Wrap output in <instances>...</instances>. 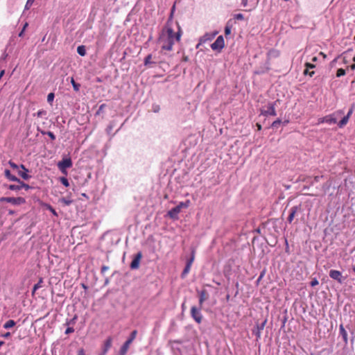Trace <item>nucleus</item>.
I'll return each mask as SVG.
<instances>
[{
	"label": "nucleus",
	"instance_id": "nucleus-3",
	"mask_svg": "<svg viewBox=\"0 0 355 355\" xmlns=\"http://www.w3.org/2000/svg\"><path fill=\"white\" fill-rule=\"evenodd\" d=\"M137 335V331L133 330L128 338V339L125 342L123 346L120 349V355H125L127 353L130 344L133 342Z\"/></svg>",
	"mask_w": 355,
	"mask_h": 355
},
{
	"label": "nucleus",
	"instance_id": "nucleus-50",
	"mask_svg": "<svg viewBox=\"0 0 355 355\" xmlns=\"http://www.w3.org/2000/svg\"><path fill=\"white\" fill-rule=\"evenodd\" d=\"M322 178V176H318V175H317V176H315V177H314V180H315V182H319V181H320V178Z\"/></svg>",
	"mask_w": 355,
	"mask_h": 355
},
{
	"label": "nucleus",
	"instance_id": "nucleus-8",
	"mask_svg": "<svg viewBox=\"0 0 355 355\" xmlns=\"http://www.w3.org/2000/svg\"><path fill=\"white\" fill-rule=\"evenodd\" d=\"M329 277L337 281L338 283L342 284L343 282V277L342 273L337 270H331L329 271Z\"/></svg>",
	"mask_w": 355,
	"mask_h": 355
},
{
	"label": "nucleus",
	"instance_id": "nucleus-24",
	"mask_svg": "<svg viewBox=\"0 0 355 355\" xmlns=\"http://www.w3.org/2000/svg\"><path fill=\"white\" fill-rule=\"evenodd\" d=\"M18 174L24 180H28L31 178V176L28 174V172H26L24 171H19Z\"/></svg>",
	"mask_w": 355,
	"mask_h": 355
},
{
	"label": "nucleus",
	"instance_id": "nucleus-48",
	"mask_svg": "<svg viewBox=\"0 0 355 355\" xmlns=\"http://www.w3.org/2000/svg\"><path fill=\"white\" fill-rule=\"evenodd\" d=\"M353 110H354V107L353 106L349 109L347 114L346 115V116H348V118L350 117V116L352 115V112H353Z\"/></svg>",
	"mask_w": 355,
	"mask_h": 355
},
{
	"label": "nucleus",
	"instance_id": "nucleus-54",
	"mask_svg": "<svg viewBox=\"0 0 355 355\" xmlns=\"http://www.w3.org/2000/svg\"><path fill=\"white\" fill-rule=\"evenodd\" d=\"M108 269V267L107 266H103L102 268H101V271L102 272H104L105 270H107Z\"/></svg>",
	"mask_w": 355,
	"mask_h": 355
},
{
	"label": "nucleus",
	"instance_id": "nucleus-49",
	"mask_svg": "<svg viewBox=\"0 0 355 355\" xmlns=\"http://www.w3.org/2000/svg\"><path fill=\"white\" fill-rule=\"evenodd\" d=\"M19 168L26 172H28V170L23 164H21L20 166H19Z\"/></svg>",
	"mask_w": 355,
	"mask_h": 355
},
{
	"label": "nucleus",
	"instance_id": "nucleus-40",
	"mask_svg": "<svg viewBox=\"0 0 355 355\" xmlns=\"http://www.w3.org/2000/svg\"><path fill=\"white\" fill-rule=\"evenodd\" d=\"M53 98H54V94L53 93H50V94H48V96H47V101H48V102L53 101Z\"/></svg>",
	"mask_w": 355,
	"mask_h": 355
},
{
	"label": "nucleus",
	"instance_id": "nucleus-60",
	"mask_svg": "<svg viewBox=\"0 0 355 355\" xmlns=\"http://www.w3.org/2000/svg\"><path fill=\"white\" fill-rule=\"evenodd\" d=\"M14 214V211H12V210H10V211H9V214H11V215H12V214Z\"/></svg>",
	"mask_w": 355,
	"mask_h": 355
},
{
	"label": "nucleus",
	"instance_id": "nucleus-64",
	"mask_svg": "<svg viewBox=\"0 0 355 355\" xmlns=\"http://www.w3.org/2000/svg\"><path fill=\"white\" fill-rule=\"evenodd\" d=\"M353 60L355 62V57L353 58Z\"/></svg>",
	"mask_w": 355,
	"mask_h": 355
},
{
	"label": "nucleus",
	"instance_id": "nucleus-51",
	"mask_svg": "<svg viewBox=\"0 0 355 355\" xmlns=\"http://www.w3.org/2000/svg\"><path fill=\"white\" fill-rule=\"evenodd\" d=\"M248 0H242V4L243 6H246L248 5Z\"/></svg>",
	"mask_w": 355,
	"mask_h": 355
},
{
	"label": "nucleus",
	"instance_id": "nucleus-63",
	"mask_svg": "<svg viewBox=\"0 0 355 355\" xmlns=\"http://www.w3.org/2000/svg\"><path fill=\"white\" fill-rule=\"evenodd\" d=\"M353 271L355 272V266L353 267Z\"/></svg>",
	"mask_w": 355,
	"mask_h": 355
},
{
	"label": "nucleus",
	"instance_id": "nucleus-53",
	"mask_svg": "<svg viewBox=\"0 0 355 355\" xmlns=\"http://www.w3.org/2000/svg\"><path fill=\"white\" fill-rule=\"evenodd\" d=\"M10 336V332H7L3 336L5 337V338H8Z\"/></svg>",
	"mask_w": 355,
	"mask_h": 355
},
{
	"label": "nucleus",
	"instance_id": "nucleus-34",
	"mask_svg": "<svg viewBox=\"0 0 355 355\" xmlns=\"http://www.w3.org/2000/svg\"><path fill=\"white\" fill-rule=\"evenodd\" d=\"M60 201L64 205H69L71 204L72 200L66 199L64 198H62L60 199Z\"/></svg>",
	"mask_w": 355,
	"mask_h": 355
},
{
	"label": "nucleus",
	"instance_id": "nucleus-7",
	"mask_svg": "<svg viewBox=\"0 0 355 355\" xmlns=\"http://www.w3.org/2000/svg\"><path fill=\"white\" fill-rule=\"evenodd\" d=\"M225 46L224 38L222 35L218 36L216 41L211 44V47L214 51H220Z\"/></svg>",
	"mask_w": 355,
	"mask_h": 355
},
{
	"label": "nucleus",
	"instance_id": "nucleus-57",
	"mask_svg": "<svg viewBox=\"0 0 355 355\" xmlns=\"http://www.w3.org/2000/svg\"><path fill=\"white\" fill-rule=\"evenodd\" d=\"M23 33H24V30H22V31L19 33V37H21V36L23 35Z\"/></svg>",
	"mask_w": 355,
	"mask_h": 355
},
{
	"label": "nucleus",
	"instance_id": "nucleus-4",
	"mask_svg": "<svg viewBox=\"0 0 355 355\" xmlns=\"http://www.w3.org/2000/svg\"><path fill=\"white\" fill-rule=\"evenodd\" d=\"M72 165L73 164L71 159L69 157L64 158L58 163V167L59 170L62 172V173L66 175H67V169L71 168Z\"/></svg>",
	"mask_w": 355,
	"mask_h": 355
},
{
	"label": "nucleus",
	"instance_id": "nucleus-31",
	"mask_svg": "<svg viewBox=\"0 0 355 355\" xmlns=\"http://www.w3.org/2000/svg\"><path fill=\"white\" fill-rule=\"evenodd\" d=\"M346 73V71L345 69L340 68V69H338L336 71V76L337 77H340V76H343L344 75H345Z\"/></svg>",
	"mask_w": 355,
	"mask_h": 355
},
{
	"label": "nucleus",
	"instance_id": "nucleus-14",
	"mask_svg": "<svg viewBox=\"0 0 355 355\" xmlns=\"http://www.w3.org/2000/svg\"><path fill=\"white\" fill-rule=\"evenodd\" d=\"M280 55V51L279 50L272 49L267 53V59L268 60L277 58Z\"/></svg>",
	"mask_w": 355,
	"mask_h": 355
},
{
	"label": "nucleus",
	"instance_id": "nucleus-32",
	"mask_svg": "<svg viewBox=\"0 0 355 355\" xmlns=\"http://www.w3.org/2000/svg\"><path fill=\"white\" fill-rule=\"evenodd\" d=\"M303 74L305 76L309 75L310 77H312L315 74V72L314 71H310L309 69L306 67L305 69L304 70Z\"/></svg>",
	"mask_w": 355,
	"mask_h": 355
},
{
	"label": "nucleus",
	"instance_id": "nucleus-47",
	"mask_svg": "<svg viewBox=\"0 0 355 355\" xmlns=\"http://www.w3.org/2000/svg\"><path fill=\"white\" fill-rule=\"evenodd\" d=\"M78 355H86L84 349L80 348L78 352Z\"/></svg>",
	"mask_w": 355,
	"mask_h": 355
},
{
	"label": "nucleus",
	"instance_id": "nucleus-19",
	"mask_svg": "<svg viewBox=\"0 0 355 355\" xmlns=\"http://www.w3.org/2000/svg\"><path fill=\"white\" fill-rule=\"evenodd\" d=\"M168 215L173 218H175L178 216V206L173 207L168 212Z\"/></svg>",
	"mask_w": 355,
	"mask_h": 355
},
{
	"label": "nucleus",
	"instance_id": "nucleus-10",
	"mask_svg": "<svg viewBox=\"0 0 355 355\" xmlns=\"http://www.w3.org/2000/svg\"><path fill=\"white\" fill-rule=\"evenodd\" d=\"M142 258V253L139 252L130 263V268L132 269H137L139 267L140 261Z\"/></svg>",
	"mask_w": 355,
	"mask_h": 355
},
{
	"label": "nucleus",
	"instance_id": "nucleus-44",
	"mask_svg": "<svg viewBox=\"0 0 355 355\" xmlns=\"http://www.w3.org/2000/svg\"><path fill=\"white\" fill-rule=\"evenodd\" d=\"M231 33V28L229 26H226L225 28V35H230Z\"/></svg>",
	"mask_w": 355,
	"mask_h": 355
},
{
	"label": "nucleus",
	"instance_id": "nucleus-6",
	"mask_svg": "<svg viewBox=\"0 0 355 355\" xmlns=\"http://www.w3.org/2000/svg\"><path fill=\"white\" fill-rule=\"evenodd\" d=\"M0 202H6L14 205H19L24 204L26 202V200L22 197H1L0 198Z\"/></svg>",
	"mask_w": 355,
	"mask_h": 355
},
{
	"label": "nucleus",
	"instance_id": "nucleus-18",
	"mask_svg": "<svg viewBox=\"0 0 355 355\" xmlns=\"http://www.w3.org/2000/svg\"><path fill=\"white\" fill-rule=\"evenodd\" d=\"M340 334L342 336L343 340L347 343V333L344 328L343 324H340L339 326Z\"/></svg>",
	"mask_w": 355,
	"mask_h": 355
},
{
	"label": "nucleus",
	"instance_id": "nucleus-16",
	"mask_svg": "<svg viewBox=\"0 0 355 355\" xmlns=\"http://www.w3.org/2000/svg\"><path fill=\"white\" fill-rule=\"evenodd\" d=\"M4 175L5 177L10 181L19 182V179L17 178L15 175H12L8 169H6L4 171Z\"/></svg>",
	"mask_w": 355,
	"mask_h": 355
},
{
	"label": "nucleus",
	"instance_id": "nucleus-22",
	"mask_svg": "<svg viewBox=\"0 0 355 355\" xmlns=\"http://www.w3.org/2000/svg\"><path fill=\"white\" fill-rule=\"evenodd\" d=\"M77 52L81 56L85 55L86 50H85V46H83V45L78 46L77 48Z\"/></svg>",
	"mask_w": 355,
	"mask_h": 355
},
{
	"label": "nucleus",
	"instance_id": "nucleus-61",
	"mask_svg": "<svg viewBox=\"0 0 355 355\" xmlns=\"http://www.w3.org/2000/svg\"><path fill=\"white\" fill-rule=\"evenodd\" d=\"M4 344L3 341H0V347H1Z\"/></svg>",
	"mask_w": 355,
	"mask_h": 355
},
{
	"label": "nucleus",
	"instance_id": "nucleus-1",
	"mask_svg": "<svg viewBox=\"0 0 355 355\" xmlns=\"http://www.w3.org/2000/svg\"><path fill=\"white\" fill-rule=\"evenodd\" d=\"M175 3H174L171 12V15L168 21L164 28L162 31V35L159 37V42L162 44V49L168 51L172 49L174 41L178 40V33H175L171 25V18L175 10Z\"/></svg>",
	"mask_w": 355,
	"mask_h": 355
},
{
	"label": "nucleus",
	"instance_id": "nucleus-42",
	"mask_svg": "<svg viewBox=\"0 0 355 355\" xmlns=\"http://www.w3.org/2000/svg\"><path fill=\"white\" fill-rule=\"evenodd\" d=\"M319 282L315 278L313 279L310 283L311 286L313 287L317 286Z\"/></svg>",
	"mask_w": 355,
	"mask_h": 355
},
{
	"label": "nucleus",
	"instance_id": "nucleus-43",
	"mask_svg": "<svg viewBox=\"0 0 355 355\" xmlns=\"http://www.w3.org/2000/svg\"><path fill=\"white\" fill-rule=\"evenodd\" d=\"M282 121L280 119H277L272 123V127H276L278 124H280Z\"/></svg>",
	"mask_w": 355,
	"mask_h": 355
},
{
	"label": "nucleus",
	"instance_id": "nucleus-12",
	"mask_svg": "<svg viewBox=\"0 0 355 355\" xmlns=\"http://www.w3.org/2000/svg\"><path fill=\"white\" fill-rule=\"evenodd\" d=\"M300 210V207L299 206H294L291 208L290 213L288 215V217L287 218L288 222L289 223H291L295 216V214Z\"/></svg>",
	"mask_w": 355,
	"mask_h": 355
},
{
	"label": "nucleus",
	"instance_id": "nucleus-23",
	"mask_svg": "<svg viewBox=\"0 0 355 355\" xmlns=\"http://www.w3.org/2000/svg\"><path fill=\"white\" fill-rule=\"evenodd\" d=\"M211 40L209 35H208V34L205 35L203 37H202L200 39V42H199V44L197 45V47H198L199 45H200L203 43H205L207 40Z\"/></svg>",
	"mask_w": 355,
	"mask_h": 355
},
{
	"label": "nucleus",
	"instance_id": "nucleus-2",
	"mask_svg": "<svg viewBox=\"0 0 355 355\" xmlns=\"http://www.w3.org/2000/svg\"><path fill=\"white\" fill-rule=\"evenodd\" d=\"M195 255H196V250L194 248H191L190 257L187 259L186 266L181 275L182 278L185 277L186 275L189 272L191 266L193 264L194 259H195Z\"/></svg>",
	"mask_w": 355,
	"mask_h": 355
},
{
	"label": "nucleus",
	"instance_id": "nucleus-52",
	"mask_svg": "<svg viewBox=\"0 0 355 355\" xmlns=\"http://www.w3.org/2000/svg\"><path fill=\"white\" fill-rule=\"evenodd\" d=\"M256 126H257L258 130H261L262 128L261 125L259 123H257Z\"/></svg>",
	"mask_w": 355,
	"mask_h": 355
},
{
	"label": "nucleus",
	"instance_id": "nucleus-56",
	"mask_svg": "<svg viewBox=\"0 0 355 355\" xmlns=\"http://www.w3.org/2000/svg\"><path fill=\"white\" fill-rule=\"evenodd\" d=\"M350 67V69H351L352 70H354V69H355V64H352V65H350V67Z\"/></svg>",
	"mask_w": 355,
	"mask_h": 355
},
{
	"label": "nucleus",
	"instance_id": "nucleus-13",
	"mask_svg": "<svg viewBox=\"0 0 355 355\" xmlns=\"http://www.w3.org/2000/svg\"><path fill=\"white\" fill-rule=\"evenodd\" d=\"M112 338L111 337H108L104 343V346H103V349L101 355H105L107 354V352H108V350L110 349V348L112 346Z\"/></svg>",
	"mask_w": 355,
	"mask_h": 355
},
{
	"label": "nucleus",
	"instance_id": "nucleus-46",
	"mask_svg": "<svg viewBox=\"0 0 355 355\" xmlns=\"http://www.w3.org/2000/svg\"><path fill=\"white\" fill-rule=\"evenodd\" d=\"M49 209L50 210V211L55 216H58L57 214V212L55 211V210L51 207V206H49Z\"/></svg>",
	"mask_w": 355,
	"mask_h": 355
},
{
	"label": "nucleus",
	"instance_id": "nucleus-38",
	"mask_svg": "<svg viewBox=\"0 0 355 355\" xmlns=\"http://www.w3.org/2000/svg\"><path fill=\"white\" fill-rule=\"evenodd\" d=\"M8 164L10 166L11 168H12L13 169H18L19 168V166L17 165L15 162H13L12 161L10 160L8 162Z\"/></svg>",
	"mask_w": 355,
	"mask_h": 355
},
{
	"label": "nucleus",
	"instance_id": "nucleus-62",
	"mask_svg": "<svg viewBox=\"0 0 355 355\" xmlns=\"http://www.w3.org/2000/svg\"><path fill=\"white\" fill-rule=\"evenodd\" d=\"M180 36H181L180 30L179 29V35H178L179 38L180 37Z\"/></svg>",
	"mask_w": 355,
	"mask_h": 355
},
{
	"label": "nucleus",
	"instance_id": "nucleus-36",
	"mask_svg": "<svg viewBox=\"0 0 355 355\" xmlns=\"http://www.w3.org/2000/svg\"><path fill=\"white\" fill-rule=\"evenodd\" d=\"M34 1L35 0H27L26 4L25 6V9L28 10Z\"/></svg>",
	"mask_w": 355,
	"mask_h": 355
},
{
	"label": "nucleus",
	"instance_id": "nucleus-25",
	"mask_svg": "<svg viewBox=\"0 0 355 355\" xmlns=\"http://www.w3.org/2000/svg\"><path fill=\"white\" fill-rule=\"evenodd\" d=\"M349 119V118H348V116H344L338 123V126L340 128H343V126H345L347 123Z\"/></svg>",
	"mask_w": 355,
	"mask_h": 355
},
{
	"label": "nucleus",
	"instance_id": "nucleus-55",
	"mask_svg": "<svg viewBox=\"0 0 355 355\" xmlns=\"http://www.w3.org/2000/svg\"><path fill=\"white\" fill-rule=\"evenodd\" d=\"M311 61L312 62H317L318 61V58L316 56H314L312 59H311Z\"/></svg>",
	"mask_w": 355,
	"mask_h": 355
},
{
	"label": "nucleus",
	"instance_id": "nucleus-35",
	"mask_svg": "<svg viewBox=\"0 0 355 355\" xmlns=\"http://www.w3.org/2000/svg\"><path fill=\"white\" fill-rule=\"evenodd\" d=\"M42 133L43 135L46 134L51 138V139L53 141L55 139V136L52 132H50V131H49L47 132H42Z\"/></svg>",
	"mask_w": 355,
	"mask_h": 355
},
{
	"label": "nucleus",
	"instance_id": "nucleus-28",
	"mask_svg": "<svg viewBox=\"0 0 355 355\" xmlns=\"http://www.w3.org/2000/svg\"><path fill=\"white\" fill-rule=\"evenodd\" d=\"M34 116H37V117H44L46 116V111L44 110H39Z\"/></svg>",
	"mask_w": 355,
	"mask_h": 355
},
{
	"label": "nucleus",
	"instance_id": "nucleus-59",
	"mask_svg": "<svg viewBox=\"0 0 355 355\" xmlns=\"http://www.w3.org/2000/svg\"><path fill=\"white\" fill-rule=\"evenodd\" d=\"M27 26H28V24H27V23H26V24H25V25L24 26V28H23V29H22V30H24V31Z\"/></svg>",
	"mask_w": 355,
	"mask_h": 355
},
{
	"label": "nucleus",
	"instance_id": "nucleus-33",
	"mask_svg": "<svg viewBox=\"0 0 355 355\" xmlns=\"http://www.w3.org/2000/svg\"><path fill=\"white\" fill-rule=\"evenodd\" d=\"M8 189L12 191H19L20 190L19 184L17 185L10 184L9 185Z\"/></svg>",
	"mask_w": 355,
	"mask_h": 355
},
{
	"label": "nucleus",
	"instance_id": "nucleus-26",
	"mask_svg": "<svg viewBox=\"0 0 355 355\" xmlns=\"http://www.w3.org/2000/svg\"><path fill=\"white\" fill-rule=\"evenodd\" d=\"M60 182L66 187H68L69 186V182L67 178L65 177H61L60 178Z\"/></svg>",
	"mask_w": 355,
	"mask_h": 355
},
{
	"label": "nucleus",
	"instance_id": "nucleus-29",
	"mask_svg": "<svg viewBox=\"0 0 355 355\" xmlns=\"http://www.w3.org/2000/svg\"><path fill=\"white\" fill-rule=\"evenodd\" d=\"M151 59H152V55H151V54L148 55L145 58V60H144V64H145L146 66H147V65H149L150 64L153 63V62L151 61Z\"/></svg>",
	"mask_w": 355,
	"mask_h": 355
},
{
	"label": "nucleus",
	"instance_id": "nucleus-11",
	"mask_svg": "<svg viewBox=\"0 0 355 355\" xmlns=\"http://www.w3.org/2000/svg\"><path fill=\"white\" fill-rule=\"evenodd\" d=\"M191 313L196 322L198 324L201 322L202 317L199 310L193 306L191 310Z\"/></svg>",
	"mask_w": 355,
	"mask_h": 355
},
{
	"label": "nucleus",
	"instance_id": "nucleus-27",
	"mask_svg": "<svg viewBox=\"0 0 355 355\" xmlns=\"http://www.w3.org/2000/svg\"><path fill=\"white\" fill-rule=\"evenodd\" d=\"M17 182L19 183L20 190L22 189H24L25 190L27 191L31 188V187L28 184L21 182L20 180H19V182Z\"/></svg>",
	"mask_w": 355,
	"mask_h": 355
},
{
	"label": "nucleus",
	"instance_id": "nucleus-17",
	"mask_svg": "<svg viewBox=\"0 0 355 355\" xmlns=\"http://www.w3.org/2000/svg\"><path fill=\"white\" fill-rule=\"evenodd\" d=\"M208 294L206 290H202L200 293L199 296V304L200 306H202V303L208 299Z\"/></svg>",
	"mask_w": 355,
	"mask_h": 355
},
{
	"label": "nucleus",
	"instance_id": "nucleus-37",
	"mask_svg": "<svg viewBox=\"0 0 355 355\" xmlns=\"http://www.w3.org/2000/svg\"><path fill=\"white\" fill-rule=\"evenodd\" d=\"M77 319V316L75 315L71 320H70L69 321H67L66 322V324L67 326L70 325V324H74L76 323V320Z\"/></svg>",
	"mask_w": 355,
	"mask_h": 355
},
{
	"label": "nucleus",
	"instance_id": "nucleus-21",
	"mask_svg": "<svg viewBox=\"0 0 355 355\" xmlns=\"http://www.w3.org/2000/svg\"><path fill=\"white\" fill-rule=\"evenodd\" d=\"M15 322L13 320H8L4 324L3 328L5 329H10L13 327L15 325Z\"/></svg>",
	"mask_w": 355,
	"mask_h": 355
},
{
	"label": "nucleus",
	"instance_id": "nucleus-45",
	"mask_svg": "<svg viewBox=\"0 0 355 355\" xmlns=\"http://www.w3.org/2000/svg\"><path fill=\"white\" fill-rule=\"evenodd\" d=\"M235 19H236L238 20H242V19H243V15L241 13H239V14L236 15Z\"/></svg>",
	"mask_w": 355,
	"mask_h": 355
},
{
	"label": "nucleus",
	"instance_id": "nucleus-5",
	"mask_svg": "<svg viewBox=\"0 0 355 355\" xmlns=\"http://www.w3.org/2000/svg\"><path fill=\"white\" fill-rule=\"evenodd\" d=\"M344 112L342 110H338L333 114L325 116L319 119V123H327L329 124H334L337 123V119L334 116L335 115L343 114Z\"/></svg>",
	"mask_w": 355,
	"mask_h": 355
},
{
	"label": "nucleus",
	"instance_id": "nucleus-30",
	"mask_svg": "<svg viewBox=\"0 0 355 355\" xmlns=\"http://www.w3.org/2000/svg\"><path fill=\"white\" fill-rule=\"evenodd\" d=\"M71 83L73 85V87L75 91H78L79 90V88H80V85L76 83L73 79V78H71Z\"/></svg>",
	"mask_w": 355,
	"mask_h": 355
},
{
	"label": "nucleus",
	"instance_id": "nucleus-58",
	"mask_svg": "<svg viewBox=\"0 0 355 355\" xmlns=\"http://www.w3.org/2000/svg\"><path fill=\"white\" fill-rule=\"evenodd\" d=\"M182 207H183V204L182 203H179V205H178L179 209L180 208H182Z\"/></svg>",
	"mask_w": 355,
	"mask_h": 355
},
{
	"label": "nucleus",
	"instance_id": "nucleus-20",
	"mask_svg": "<svg viewBox=\"0 0 355 355\" xmlns=\"http://www.w3.org/2000/svg\"><path fill=\"white\" fill-rule=\"evenodd\" d=\"M42 282H43V280H42V279L41 278V279H40L39 282H38L36 284H35V285H34L33 288V291H32V295H35V291H36L37 289H39L40 288H41V287H42Z\"/></svg>",
	"mask_w": 355,
	"mask_h": 355
},
{
	"label": "nucleus",
	"instance_id": "nucleus-15",
	"mask_svg": "<svg viewBox=\"0 0 355 355\" xmlns=\"http://www.w3.org/2000/svg\"><path fill=\"white\" fill-rule=\"evenodd\" d=\"M266 324V321L263 322L261 325L257 324L256 327L252 330V334H254L257 338L259 339L261 337V331L263 329Z\"/></svg>",
	"mask_w": 355,
	"mask_h": 355
},
{
	"label": "nucleus",
	"instance_id": "nucleus-9",
	"mask_svg": "<svg viewBox=\"0 0 355 355\" xmlns=\"http://www.w3.org/2000/svg\"><path fill=\"white\" fill-rule=\"evenodd\" d=\"M261 114L263 115V116H276L277 115V112H276V110H275V104L274 103H270L268 104V110H261Z\"/></svg>",
	"mask_w": 355,
	"mask_h": 355
},
{
	"label": "nucleus",
	"instance_id": "nucleus-39",
	"mask_svg": "<svg viewBox=\"0 0 355 355\" xmlns=\"http://www.w3.org/2000/svg\"><path fill=\"white\" fill-rule=\"evenodd\" d=\"M304 66L305 67L308 68V69H314L315 67V65L312 64V63H310V62H306L304 64Z\"/></svg>",
	"mask_w": 355,
	"mask_h": 355
},
{
	"label": "nucleus",
	"instance_id": "nucleus-41",
	"mask_svg": "<svg viewBox=\"0 0 355 355\" xmlns=\"http://www.w3.org/2000/svg\"><path fill=\"white\" fill-rule=\"evenodd\" d=\"M74 331V329L72 327H68L67 329L65 330L66 334H69L71 333H73Z\"/></svg>",
	"mask_w": 355,
	"mask_h": 355
}]
</instances>
